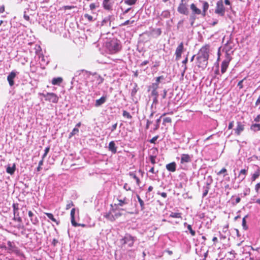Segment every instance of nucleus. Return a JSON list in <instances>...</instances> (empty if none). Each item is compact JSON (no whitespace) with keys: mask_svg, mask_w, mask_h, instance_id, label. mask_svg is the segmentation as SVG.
Returning <instances> with one entry per match:
<instances>
[{"mask_svg":"<svg viewBox=\"0 0 260 260\" xmlns=\"http://www.w3.org/2000/svg\"><path fill=\"white\" fill-rule=\"evenodd\" d=\"M209 58V47L205 46L202 47L199 50L197 56V64L200 68L204 69L208 64Z\"/></svg>","mask_w":260,"mask_h":260,"instance_id":"nucleus-1","label":"nucleus"},{"mask_svg":"<svg viewBox=\"0 0 260 260\" xmlns=\"http://www.w3.org/2000/svg\"><path fill=\"white\" fill-rule=\"evenodd\" d=\"M87 77L89 80L87 84L91 85L92 88L96 87L102 83L104 81V78L96 73L89 74L87 73Z\"/></svg>","mask_w":260,"mask_h":260,"instance_id":"nucleus-2","label":"nucleus"},{"mask_svg":"<svg viewBox=\"0 0 260 260\" xmlns=\"http://www.w3.org/2000/svg\"><path fill=\"white\" fill-rule=\"evenodd\" d=\"M106 48L110 53L114 54L120 50L121 46L118 40L113 39L106 43Z\"/></svg>","mask_w":260,"mask_h":260,"instance_id":"nucleus-3","label":"nucleus"},{"mask_svg":"<svg viewBox=\"0 0 260 260\" xmlns=\"http://www.w3.org/2000/svg\"><path fill=\"white\" fill-rule=\"evenodd\" d=\"M42 95L45 98L46 101L50 102L57 103L58 101V97L54 93L47 92L46 94L42 93Z\"/></svg>","mask_w":260,"mask_h":260,"instance_id":"nucleus-4","label":"nucleus"},{"mask_svg":"<svg viewBox=\"0 0 260 260\" xmlns=\"http://www.w3.org/2000/svg\"><path fill=\"white\" fill-rule=\"evenodd\" d=\"M231 60V57L228 53H226L225 58L223 60L221 66V72L224 74L229 67V63Z\"/></svg>","mask_w":260,"mask_h":260,"instance_id":"nucleus-5","label":"nucleus"},{"mask_svg":"<svg viewBox=\"0 0 260 260\" xmlns=\"http://www.w3.org/2000/svg\"><path fill=\"white\" fill-rule=\"evenodd\" d=\"M121 242L123 244H127L129 247H132L135 241V238L129 234H126L121 239Z\"/></svg>","mask_w":260,"mask_h":260,"instance_id":"nucleus-6","label":"nucleus"},{"mask_svg":"<svg viewBox=\"0 0 260 260\" xmlns=\"http://www.w3.org/2000/svg\"><path fill=\"white\" fill-rule=\"evenodd\" d=\"M224 7L222 1H218L216 4V7L215 9V13L219 14L221 16H223L224 14Z\"/></svg>","mask_w":260,"mask_h":260,"instance_id":"nucleus-7","label":"nucleus"},{"mask_svg":"<svg viewBox=\"0 0 260 260\" xmlns=\"http://www.w3.org/2000/svg\"><path fill=\"white\" fill-rule=\"evenodd\" d=\"M12 206H13V214H14L13 219L18 222H21L22 219L19 216V212H18V210H19L18 204H13Z\"/></svg>","mask_w":260,"mask_h":260,"instance_id":"nucleus-8","label":"nucleus"},{"mask_svg":"<svg viewBox=\"0 0 260 260\" xmlns=\"http://www.w3.org/2000/svg\"><path fill=\"white\" fill-rule=\"evenodd\" d=\"M210 178V180L206 182V185L204 186L203 188V198H205L208 194L209 190L210 188V185L212 182V179L211 177L210 176L208 177Z\"/></svg>","mask_w":260,"mask_h":260,"instance_id":"nucleus-9","label":"nucleus"},{"mask_svg":"<svg viewBox=\"0 0 260 260\" xmlns=\"http://www.w3.org/2000/svg\"><path fill=\"white\" fill-rule=\"evenodd\" d=\"M184 49L183 43H181L177 47L175 51V55L176 60H179L181 57V54Z\"/></svg>","mask_w":260,"mask_h":260,"instance_id":"nucleus-10","label":"nucleus"},{"mask_svg":"<svg viewBox=\"0 0 260 260\" xmlns=\"http://www.w3.org/2000/svg\"><path fill=\"white\" fill-rule=\"evenodd\" d=\"M192 156L188 154H182L181 156L180 163L183 165L191 161Z\"/></svg>","mask_w":260,"mask_h":260,"instance_id":"nucleus-11","label":"nucleus"},{"mask_svg":"<svg viewBox=\"0 0 260 260\" xmlns=\"http://www.w3.org/2000/svg\"><path fill=\"white\" fill-rule=\"evenodd\" d=\"M245 125L241 122L238 121L237 122V127L234 129L235 133L237 135H240L244 131Z\"/></svg>","mask_w":260,"mask_h":260,"instance_id":"nucleus-12","label":"nucleus"},{"mask_svg":"<svg viewBox=\"0 0 260 260\" xmlns=\"http://www.w3.org/2000/svg\"><path fill=\"white\" fill-rule=\"evenodd\" d=\"M16 76V73L14 71H12L7 77V80L10 86H12L14 84V79Z\"/></svg>","mask_w":260,"mask_h":260,"instance_id":"nucleus-13","label":"nucleus"},{"mask_svg":"<svg viewBox=\"0 0 260 260\" xmlns=\"http://www.w3.org/2000/svg\"><path fill=\"white\" fill-rule=\"evenodd\" d=\"M28 214L31 223L34 225L37 224L39 222V220L37 216L31 211H28Z\"/></svg>","mask_w":260,"mask_h":260,"instance_id":"nucleus-14","label":"nucleus"},{"mask_svg":"<svg viewBox=\"0 0 260 260\" xmlns=\"http://www.w3.org/2000/svg\"><path fill=\"white\" fill-rule=\"evenodd\" d=\"M75 208H73L71 211V223L74 226H79L80 224L77 223L75 219Z\"/></svg>","mask_w":260,"mask_h":260,"instance_id":"nucleus-15","label":"nucleus"},{"mask_svg":"<svg viewBox=\"0 0 260 260\" xmlns=\"http://www.w3.org/2000/svg\"><path fill=\"white\" fill-rule=\"evenodd\" d=\"M178 11L183 14H187L188 13V9L185 4L181 3L179 5L178 8Z\"/></svg>","mask_w":260,"mask_h":260,"instance_id":"nucleus-16","label":"nucleus"},{"mask_svg":"<svg viewBox=\"0 0 260 260\" xmlns=\"http://www.w3.org/2000/svg\"><path fill=\"white\" fill-rule=\"evenodd\" d=\"M107 100V97L105 96H102L100 99L96 100L95 102V106L96 107H100L104 104Z\"/></svg>","mask_w":260,"mask_h":260,"instance_id":"nucleus-17","label":"nucleus"},{"mask_svg":"<svg viewBox=\"0 0 260 260\" xmlns=\"http://www.w3.org/2000/svg\"><path fill=\"white\" fill-rule=\"evenodd\" d=\"M109 150L112 153L115 154L117 152V147L115 145L114 141H111L108 146Z\"/></svg>","mask_w":260,"mask_h":260,"instance_id":"nucleus-18","label":"nucleus"},{"mask_svg":"<svg viewBox=\"0 0 260 260\" xmlns=\"http://www.w3.org/2000/svg\"><path fill=\"white\" fill-rule=\"evenodd\" d=\"M176 164L172 162L166 165V169L170 172H174L176 170Z\"/></svg>","mask_w":260,"mask_h":260,"instance_id":"nucleus-19","label":"nucleus"},{"mask_svg":"<svg viewBox=\"0 0 260 260\" xmlns=\"http://www.w3.org/2000/svg\"><path fill=\"white\" fill-rule=\"evenodd\" d=\"M110 0H104L103 5L105 9L110 10L112 9V5L110 3Z\"/></svg>","mask_w":260,"mask_h":260,"instance_id":"nucleus-20","label":"nucleus"},{"mask_svg":"<svg viewBox=\"0 0 260 260\" xmlns=\"http://www.w3.org/2000/svg\"><path fill=\"white\" fill-rule=\"evenodd\" d=\"M16 170V165L15 164H13L12 167L8 166L6 169V172L7 173L10 174V175H13Z\"/></svg>","mask_w":260,"mask_h":260,"instance_id":"nucleus-21","label":"nucleus"},{"mask_svg":"<svg viewBox=\"0 0 260 260\" xmlns=\"http://www.w3.org/2000/svg\"><path fill=\"white\" fill-rule=\"evenodd\" d=\"M260 175V168H258L256 171L252 175L251 181H254Z\"/></svg>","mask_w":260,"mask_h":260,"instance_id":"nucleus-22","label":"nucleus"},{"mask_svg":"<svg viewBox=\"0 0 260 260\" xmlns=\"http://www.w3.org/2000/svg\"><path fill=\"white\" fill-rule=\"evenodd\" d=\"M44 214L48 217L49 219L52 220L53 222L56 223L57 225L59 224V221H57L53 216V214L50 213L45 212Z\"/></svg>","mask_w":260,"mask_h":260,"instance_id":"nucleus-23","label":"nucleus"},{"mask_svg":"<svg viewBox=\"0 0 260 260\" xmlns=\"http://www.w3.org/2000/svg\"><path fill=\"white\" fill-rule=\"evenodd\" d=\"M118 203L117 204L119 206H123L124 205L128 204V200L126 197L123 198V199H118Z\"/></svg>","mask_w":260,"mask_h":260,"instance_id":"nucleus-24","label":"nucleus"},{"mask_svg":"<svg viewBox=\"0 0 260 260\" xmlns=\"http://www.w3.org/2000/svg\"><path fill=\"white\" fill-rule=\"evenodd\" d=\"M190 9L192 10V11L194 14L199 15L201 13V10L197 8V7L194 4H192L190 5Z\"/></svg>","mask_w":260,"mask_h":260,"instance_id":"nucleus-25","label":"nucleus"},{"mask_svg":"<svg viewBox=\"0 0 260 260\" xmlns=\"http://www.w3.org/2000/svg\"><path fill=\"white\" fill-rule=\"evenodd\" d=\"M104 217L110 221H114L115 220V217L114 216L112 211L106 213L104 215Z\"/></svg>","mask_w":260,"mask_h":260,"instance_id":"nucleus-26","label":"nucleus"},{"mask_svg":"<svg viewBox=\"0 0 260 260\" xmlns=\"http://www.w3.org/2000/svg\"><path fill=\"white\" fill-rule=\"evenodd\" d=\"M129 175L131 177L133 178L136 180L137 184L138 185H140V180L139 178L137 176L135 172H131L129 173Z\"/></svg>","mask_w":260,"mask_h":260,"instance_id":"nucleus-27","label":"nucleus"},{"mask_svg":"<svg viewBox=\"0 0 260 260\" xmlns=\"http://www.w3.org/2000/svg\"><path fill=\"white\" fill-rule=\"evenodd\" d=\"M203 16H205L206 11L209 8V4L208 2L205 1H203Z\"/></svg>","mask_w":260,"mask_h":260,"instance_id":"nucleus-28","label":"nucleus"},{"mask_svg":"<svg viewBox=\"0 0 260 260\" xmlns=\"http://www.w3.org/2000/svg\"><path fill=\"white\" fill-rule=\"evenodd\" d=\"M62 81V79L61 77L54 78L52 80V84L53 85H59Z\"/></svg>","mask_w":260,"mask_h":260,"instance_id":"nucleus-29","label":"nucleus"},{"mask_svg":"<svg viewBox=\"0 0 260 260\" xmlns=\"http://www.w3.org/2000/svg\"><path fill=\"white\" fill-rule=\"evenodd\" d=\"M247 170L245 169H242L240 171L239 177L241 178V180H243L245 179V176L247 174Z\"/></svg>","mask_w":260,"mask_h":260,"instance_id":"nucleus-30","label":"nucleus"},{"mask_svg":"<svg viewBox=\"0 0 260 260\" xmlns=\"http://www.w3.org/2000/svg\"><path fill=\"white\" fill-rule=\"evenodd\" d=\"M137 198L138 200L139 203H140L141 210L142 211L144 210L145 209V204L143 201L141 199L139 195H137Z\"/></svg>","mask_w":260,"mask_h":260,"instance_id":"nucleus-31","label":"nucleus"},{"mask_svg":"<svg viewBox=\"0 0 260 260\" xmlns=\"http://www.w3.org/2000/svg\"><path fill=\"white\" fill-rule=\"evenodd\" d=\"M251 129L254 132L260 131V124L255 123L252 124L251 126Z\"/></svg>","mask_w":260,"mask_h":260,"instance_id":"nucleus-32","label":"nucleus"},{"mask_svg":"<svg viewBox=\"0 0 260 260\" xmlns=\"http://www.w3.org/2000/svg\"><path fill=\"white\" fill-rule=\"evenodd\" d=\"M160 16L164 18H168L170 16V13L168 10L164 11L162 12Z\"/></svg>","mask_w":260,"mask_h":260,"instance_id":"nucleus-33","label":"nucleus"},{"mask_svg":"<svg viewBox=\"0 0 260 260\" xmlns=\"http://www.w3.org/2000/svg\"><path fill=\"white\" fill-rule=\"evenodd\" d=\"M170 217H173V218H181V214L179 213H176V212H172L170 215Z\"/></svg>","mask_w":260,"mask_h":260,"instance_id":"nucleus-34","label":"nucleus"},{"mask_svg":"<svg viewBox=\"0 0 260 260\" xmlns=\"http://www.w3.org/2000/svg\"><path fill=\"white\" fill-rule=\"evenodd\" d=\"M84 17L85 19H87L89 22H92L94 20L93 17L88 14H85Z\"/></svg>","mask_w":260,"mask_h":260,"instance_id":"nucleus-35","label":"nucleus"},{"mask_svg":"<svg viewBox=\"0 0 260 260\" xmlns=\"http://www.w3.org/2000/svg\"><path fill=\"white\" fill-rule=\"evenodd\" d=\"M158 88V84L155 83H153L152 85L149 87V90H157Z\"/></svg>","mask_w":260,"mask_h":260,"instance_id":"nucleus-36","label":"nucleus"},{"mask_svg":"<svg viewBox=\"0 0 260 260\" xmlns=\"http://www.w3.org/2000/svg\"><path fill=\"white\" fill-rule=\"evenodd\" d=\"M187 228L189 230L191 236H194L196 235V232L192 229L191 226L190 224L187 225Z\"/></svg>","mask_w":260,"mask_h":260,"instance_id":"nucleus-37","label":"nucleus"},{"mask_svg":"<svg viewBox=\"0 0 260 260\" xmlns=\"http://www.w3.org/2000/svg\"><path fill=\"white\" fill-rule=\"evenodd\" d=\"M122 115L123 116L126 117L128 119H131L132 118V116L131 115V114L125 110L123 111Z\"/></svg>","mask_w":260,"mask_h":260,"instance_id":"nucleus-38","label":"nucleus"},{"mask_svg":"<svg viewBox=\"0 0 260 260\" xmlns=\"http://www.w3.org/2000/svg\"><path fill=\"white\" fill-rule=\"evenodd\" d=\"M135 22V20H127L126 21H125L124 22L121 23L120 26H124V25H128V24H133Z\"/></svg>","mask_w":260,"mask_h":260,"instance_id":"nucleus-39","label":"nucleus"},{"mask_svg":"<svg viewBox=\"0 0 260 260\" xmlns=\"http://www.w3.org/2000/svg\"><path fill=\"white\" fill-rule=\"evenodd\" d=\"M7 245L8 246V248L9 250L12 251L14 250V248H15V247L13 245L11 242L8 241L7 243Z\"/></svg>","mask_w":260,"mask_h":260,"instance_id":"nucleus-40","label":"nucleus"},{"mask_svg":"<svg viewBox=\"0 0 260 260\" xmlns=\"http://www.w3.org/2000/svg\"><path fill=\"white\" fill-rule=\"evenodd\" d=\"M137 0H126L125 3L128 5L132 6L134 5Z\"/></svg>","mask_w":260,"mask_h":260,"instance_id":"nucleus-41","label":"nucleus"},{"mask_svg":"<svg viewBox=\"0 0 260 260\" xmlns=\"http://www.w3.org/2000/svg\"><path fill=\"white\" fill-rule=\"evenodd\" d=\"M73 206H74V204H73V202L71 201H69L68 202V203L67 204L66 209V210H69Z\"/></svg>","mask_w":260,"mask_h":260,"instance_id":"nucleus-42","label":"nucleus"},{"mask_svg":"<svg viewBox=\"0 0 260 260\" xmlns=\"http://www.w3.org/2000/svg\"><path fill=\"white\" fill-rule=\"evenodd\" d=\"M49 150H50V147H47L45 148V149L44 150V154L43 155V156L42 157L43 158V159H44L45 158V157L47 156V155L48 153Z\"/></svg>","mask_w":260,"mask_h":260,"instance_id":"nucleus-43","label":"nucleus"},{"mask_svg":"<svg viewBox=\"0 0 260 260\" xmlns=\"http://www.w3.org/2000/svg\"><path fill=\"white\" fill-rule=\"evenodd\" d=\"M187 61H188L187 57H186L185 58V59L182 61V63L183 64H184V70H183V73H182V75H183V74L184 73V72H185L186 70L187 69V67L186 66V64L187 62Z\"/></svg>","mask_w":260,"mask_h":260,"instance_id":"nucleus-44","label":"nucleus"},{"mask_svg":"<svg viewBox=\"0 0 260 260\" xmlns=\"http://www.w3.org/2000/svg\"><path fill=\"white\" fill-rule=\"evenodd\" d=\"M247 217V216H245L242 219V226L243 227V229L245 230H246L247 229L246 225V218Z\"/></svg>","mask_w":260,"mask_h":260,"instance_id":"nucleus-45","label":"nucleus"},{"mask_svg":"<svg viewBox=\"0 0 260 260\" xmlns=\"http://www.w3.org/2000/svg\"><path fill=\"white\" fill-rule=\"evenodd\" d=\"M108 22H109V24H110L111 23V22H110V17H107V18H105L102 22V25H104L105 23Z\"/></svg>","mask_w":260,"mask_h":260,"instance_id":"nucleus-46","label":"nucleus"},{"mask_svg":"<svg viewBox=\"0 0 260 260\" xmlns=\"http://www.w3.org/2000/svg\"><path fill=\"white\" fill-rule=\"evenodd\" d=\"M79 132V129L77 128H74L72 132L70 133V137H72L74 135H75V134H76L77 133H78Z\"/></svg>","mask_w":260,"mask_h":260,"instance_id":"nucleus-47","label":"nucleus"},{"mask_svg":"<svg viewBox=\"0 0 260 260\" xmlns=\"http://www.w3.org/2000/svg\"><path fill=\"white\" fill-rule=\"evenodd\" d=\"M164 76H159L156 78L155 83H157V84L159 85V83L160 80H164Z\"/></svg>","mask_w":260,"mask_h":260,"instance_id":"nucleus-48","label":"nucleus"},{"mask_svg":"<svg viewBox=\"0 0 260 260\" xmlns=\"http://www.w3.org/2000/svg\"><path fill=\"white\" fill-rule=\"evenodd\" d=\"M151 94L152 96L155 97L158 96V93L157 90H151Z\"/></svg>","mask_w":260,"mask_h":260,"instance_id":"nucleus-49","label":"nucleus"},{"mask_svg":"<svg viewBox=\"0 0 260 260\" xmlns=\"http://www.w3.org/2000/svg\"><path fill=\"white\" fill-rule=\"evenodd\" d=\"M112 213L114 215V216L115 217V219L117 218L121 215V214L120 212H116L114 210L112 211Z\"/></svg>","mask_w":260,"mask_h":260,"instance_id":"nucleus-50","label":"nucleus"},{"mask_svg":"<svg viewBox=\"0 0 260 260\" xmlns=\"http://www.w3.org/2000/svg\"><path fill=\"white\" fill-rule=\"evenodd\" d=\"M158 138V136H156L154 137H153L150 141V143L154 144L155 143V141L157 140Z\"/></svg>","mask_w":260,"mask_h":260,"instance_id":"nucleus-51","label":"nucleus"},{"mask_svg":"<svg viewBox=\"0 0 260 260\" xmlns=\"http://www.w3.org/2000/svg\"><path fill=\"white\" fill-rule=\"evenodd\" d=\"M245 80V78L243 79V80H241L240 81H239L238 83V86L239 87L240 89H242L243 88V81Z\"/></svg>","mask_w":260,"mask_h":260,"instance_id":"nucleus-52","label":"nucleus"},{"mask_svg":"<svg viewBox=\"0 0 260 260\" xmlns=\"http://www.w3.org/2000/svg\"><path fill=\"white\" fill-rule=\"evenodd\" d=\"M260 189V182L259 183H257L256 185H255V191L257 193L258 192V191Z\"/></svg>","mask_w":260,"mask_h":260,"instance_id":"nucleus-53","label":"nucleus"},{"mask_svg":"<svg viewBox=\"0 0 260 260\" xmlns=\"http://www.w3.org/2000/svg\"><path fill=\"white\" fill-rule=\"evenodd\" d=\"M74 8H75V7L74 6H64V10H71Z\"/></svg>","mask_w":260,"mask_h":260,"instance_id":"nucleus-54","label":"nucleus"},{"mask_svg":"<svg viewBox=\"0 0 260 260\" xmlns=\"http://www.w3.org/2000/svg\"><path fill=\"white\" fill-rule=\"evenodd\" d=\"M150 160L152 164H154L155 163V156H150Z\"/></svg>","mask_w":260,"mask_h":260,"instance_id":"nucleus-55","label":"nucleus"},{"mask_svg":"<svg viewBox=\"0 0 260 260\" xmlns=\"http://www.w3.org/2000/svg\"><path fill=\"white\" fill-rule=\"evenodd\" d=\"M153 31L156 32V34H157V36L160 35V34L161 33V31L160 28H157L156 29H154Z\"/></svg>","mask_w":260,"mask_h":260,"instance_id":"nucleus-56","label":"nucleus"},{"mask_svg":"<svg viewBox=\"0 0 260 260\" xmlns=\"http://www.w3.org/2000/svg\"><path fill=\"white\" fill-rule=\"evenodd\" d=\"M123 188L127 191L131 190V187L128 185L127 183H125Z\"/></svg>","mask_w":260,"mask_h":260,"instance_id":"nucleus-57","label":"nucleus"},{"mask_svg":"<svg viewBox=\"0 0 260 260\" xmlns=\"http://www.w3.org/2000/svg\"><path fill=\"white\" fill-rule=\"evenodd\" d=\"M234 122L233 121L230 122L229 124V126H228V128L229 129H232L234 126Z\"/></svg>","mask_w":260,"mask_h":260,"instance_id":"nucleus-58","label":"nucleus"},{"mask_svg":"<svg viewBox=\"0 0 260 260\" xmlns=\"http://www.w3.org/2000/svg\"><path fill=\"white\" fill-rule=\"evenodd\" d=\"M164 122L167 123H170L171 122V119L170 117H166L164 119Z\"/></svg>","mask_w":260,"mask_h":260,"instance_id":"nucleus-59","label":"nucleus"},{"mask_svg":"<svg viewBox=\"0 0 260 260\" xmlns=\"http://www.w3.org/2000/svg\"><path fill=\"white\" fill-rule=\"evenodd\" d=\"M117 123H116L114 124L112 126L111 129V132H113V131H114L116 129V127H117Z\"/></svg>","mask_w":260,"mask_h":260,"instance_id":"nucleus-60","label":"nucleus"},{"mask_svg":"<svg viewBox=\"0 0 260 260\" xmlns=\"http://www.w3.org/2000/svg\"><path fill=\"white\" fill-rule=\"evenodd\" d=\"M226 172V169L225 168H222L218 173V174H221Z\"/></svg>","mask_w":260,"mask_h":260,"instance_id":"nucleus-61","label":"nucleus"},{"mask_svg":"<svg viewBox=\"0 0 260 260\" xmlns=\"http://www.w3.org/2000/svg\"><path fill=\"white\" fill-rule=\"evenodd\" d=\"M160 118H158V119H157L156 120V123L157 125H156V126L155 129H157V128H158V127H159V122H160Z\"/></svg>","mask_w":260,"mask_h":260,"instance_id":"nucleus-62","label":"nucleus"},{"mask_svg":"<svg viewBox=\"0 0 260 260\" xmlns=\"http://www.w3.org/2000/svg\"><path fill=\"white\" fill-rule=\"evenodd\" d=\"M260 104V95L258 96V99H257L256 102H255V105L258 106Z\"/></svg>","mask_w":260,"mask_h":260,"instance_id":"nucleus-63","label":"nucleus"},{"mask_svg":"<svg viewBox=\"0 0 260 260\" xmlns=\"http://www.w3.org/2000/svg\"><path fill=\"white\" fill-rule=\"evenodd\" d=\"M254 121L256 122L260 121V115H257L254 119Z\"/></svg>","mask_w":260,"mask_h":260,"instance_id":"nucleus-64","label":"nucleus"}]
</instances>
